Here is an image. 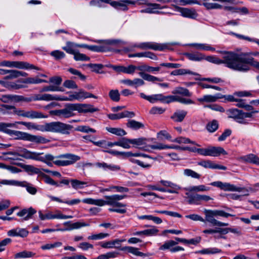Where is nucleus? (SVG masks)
<instances>
[{
	"label": "nucleus",
	"instance_id": "f257e3e1",
	"mask_svg": "<svg viewBox=\"0 0 259 259\" xmlns=\"http://www.w3.org/2000/svg\"><path fill=\"white\" fill-rule=\"evenodd\" d=\"M223 55L222 59L213 56L205 57L204 60L217 65L224 64L225 66L235 71H239L241 54L231 51H218Z\"/></svg>",
	"mask_w": 259,
	"mask_h": 259
},
{
	"label": "nucleus",
	"instance_id": "f03ea898",
	"mask_svg": "<svg viewBox=\"0 0 259 259\" xmlns=\"http://www.w3.org/2000/svg\"><path fill=\"white\" fill-rule=\"evenodd\" d=\"M7 154L14 155V157H7V155L3 157V159L5 160L8 159H16L18 156H21L23 158L27 159H33L42 161L46 163L49 166H52L53 163L51 161H55L56 158L50 154H46L44 156H41V153L32 152L24 148H19L15 152H10Z\"/></svg>",
	"mask_w": 259,
	"mask_h": 259
},
{
	"label": "nucleus",
	"instance_id": "7ed1b4c3",
	"mask_svg": "<svg viewBox=\"0 0 259 259\" xmlns=\"http://www.w3.org/2000/svg\"><path fill=\"white\" fill-rule=\"evenodd\" d=\"M9 135L13 137L15 139L28 141L36 144H46L50 141L40 136H35L19 131L11 130Z\"/></svg>",
	"mask_w": 259,
	"mask_h": 259
},
{
	"label": "nucleus",
	"instance_id": "20e7f679",
	"mask_svg": "<svg viewBox=\"0 0 259 259\" xmlns=\"http://www.w3.org/2000/svg\"><path fill=\"white\" fill-rule=\"evenodd\" d=\"M73 126L60 121H55L46 123L42 126V132H50L53 133H60L63 134H69V131Z\"/></svg>",
	"mask_w": 259,
	"mask_h": 259
},
{
	"label": "nucleus",
	"instance_id": "39448f33",
	"mask_svg": "<svg viewBox=\"0 0 259 259\" xmlns=\"http://www.w3.org/2000/svg\"><path fill=\"white\" fill-rule=\"evenodd\" d=\"M54 163L59 166H66L74 164L80 159L78 155L70 153L60 154L56 157Z\"/></svg>",
	"mask_w": 259,
	"mask_h": 259
},
{
	"label": "nucleus",
	"instance_id": "423d86ee",
	"mask_svg": "<svg viewBox=\"0 0 259 259\" xmlns=\"http://www.w3.org/2000/svg\"><path fill=\"white\" fill-rule=\"evenodd\" d=\"M250 66L259 69V62L255 61L247 53L241 54L239 71L248 72L250 70Z\"/></svg>",
	"mask_w": 259,
	"mask_h": 259
},
{
	"label": "nucleus",
	"instance_id": "0eeeda50",
	"mask_svg": "<svg viewBox=\"0 0 259 259\" xmlns=\"http://www.w3.org/2000/svg\"><path fill=\"white\" fill-rule=\"evenodd\" d=\"M191 151L197 152L203 156H218L221 154L226 155V151L221 147H211L208 148H191Z\"/></svg>",
	"mask_w": 259,
	"mask_h": 259
},
{
	"label": "nucleus",
	"instance_id": "6e6552de",
	"mask_svg": "<svg viewBox=\"0 0 259 259\" xmlns=\"http://www.w3.org/2000/svg\"><path fill=\"white\" fill-rule=\"evenodd\" d=\"M75 111L74 104H67L63 109L50 111L49 113L52 115L57 116L60 118H68L74 116L75 114L73 112Z\"/></svg>",
	"mask_w": 259,
	"mask_h": 259
},
{
	"label": "nucleus",
	"instance_id": "1a4fd4ad",
	"mask_svg": "<svg viewBox=\"0 0 259 259\" xmlns=\"http://www.w3.org/2000/svg\"><path fill=\"white\" fill-rule=\"evenodd\" d=\"M0 66L15 67L21 69H36L39 70L37 67L24 61H4L0 62Z\"/></svg>",
	"mask_w": 259,
	"mask_h": 259
},
{
	"label": "nucleus",
	"instance_id": "9d476101",
	"mask_svg": "<svg viewBox=\"0 0 259 259\" xmlns=\"http://www.w3.org/2000/svg\"><path fill=\"white\" fill-rule=\"evenodd\" d=\"M126 195H120L114 194L109 196H105V200L102 199V206L105 205H108L117 207H124L125 205L120 203L119 201L125 198Z\"/></svg>",
	"mask_w": 259,
	"mask_h": 259
},
{
	"label": "nucleus",
	"instance_id": "9b49d317",
	"mask_svg": "<svg viewBox=\"0 0 259 259\" xmlns=\"http://www.w3.org/2000/svg\"><path fill=\"white\" fill-rule=\"evenodd\" d=\"M210 185L211 186L218 187L221 189L226 191L241 192L243 190H244L247 192H248V190L245 189L244 187H238L228 183H223L220 181H216L212 182Z\"/></svg>",
	"mask_w": 259,
	"mask_h": 259
},
{
	"label": "nucleus",
	"instance_id": "f8f14e48",
	"mask_svg": "<svg viewBox=\"0 0 259 259\" xmlns=\"http://www.w3.org/2000/svg\"><path fill=\"white\" fill-rule=\"evenodd\" d=\"M144 66H139L137 67V69L141 71L139 73L140 75L144 79H146V73L144 72ZM114 68L119 72H121L127 74H132L135 72L137 67L134 65H131L128 66L127 67H124L122 66H115L114 67Z\"/></svg>",
	"mask_w": 259,
	"mask_h": 259
},
{
	"label": "nucleus",
	"instance_id": "ddd939ff",
	"mask_svg": "<svg viewBox=\"0 0 259 259\" xmlns=\"http://www.w3.org/2000/svg\"><path fill=\"white\" fill-rule=\"evenodd\" d=\"M205 214V222L210 223L213 226H218L219 227H225L228 226V223H223L214 219L216 217L214 210L205 209L203 211Z\"/></svg>",
	"mask_w": 259,
	"mask_h": 259
},
{
	"label": "nucleus",
	"instance_id": "4468645a",
	"mask_svg": "<svg viewBox=\"0 0 259 259\" xmlns=\"http://www.w3.org/2000/svg\"><path fill=\"white\" fill-rule=\"evenodd\" d=\"M18 116L29 119L46 118L48 115H44L42 112L34 110H24L20 109Z\"/></svg>",
	"mask_w": 259,
	"mask_h": 259
},
{
	"label": "nucleus",
	"instance_id": "2eb2a0df",
	"mask_svg": "<svg viewBox=\"0 0 259 259\" xmlns=\"http://www.w3.org/2000/svg\"><path fill=\"white\" fill-rule=\"evenodd\" d=\"M75 111H77L80 113H93L99 111L98 108L88 104L74 103Z\"/></svg>",
	"mask_w": 259,
	"mask_h": 259
},
{
	"label": "nucleus",
	"instance_id": "dca6fc26",
	"mask_svg": "<svg viewBox=\"0 0 259 259\" xmlns=\"http://www.w3.org/2000/svg\"><path fill=\"white\" fill-rule=\"evenodd\" d=\"M149 148L152 149L163 150L166 149H174L181 150H189L191 151V148L189 147H181L177 145H170L168 146L162 143H157L156 145H147V151H148Z\"/></svg>",
	"mask_w": 259,
	"mask_h": 259
},
{
	"label": "nucleus",
	"instance_id": "f3484780",
	"mask_svg": "<svg viewBox=\"0 0 259 259\" xmlns=\"http://www.w3.org/2000/svg\"><path fill=\"white\" fill-rule=\"evenodd\" d=\"M147 100L151 103L160 102L163 103L169 104L170 103V95L165 96L162 94H158L147 96Z\"/></svg>",
	"mask_w": 259,
	"mask_h": 259
},
{
	"label": "nucleus",
	"instance_id": "a211bd4d",
	"mask_svg": "<svg viewBox=\"0 0 259 259\" xmlns=\"http://www.w3.org/2000/svg\"><path fill=\"white\" fill-rule=\"evenodd\" d=\"M173 45L174 44L170 43L159 44L155 42H147V49L154 51H164L169 50Z\"/></svg>",
	"mask_w": 259,
	"mask_h": 259
},
{
	"label": "nucleus",
	"instance_id": "6ab92c4d",
	"mask_svg": "<svg viewBox=\"0 0 259 259\" xmlns=\"http://www.w3.org/2000/svg\"><path fill=\"white\" fill-rule=\"evenodd\" d=\"M67 94H68V96L56 95V101H73L75 100H81L80 90L77 92H68Z\"/></svg>",
	"mask_w": 259,
	"mask_h": 259
},
{
	"label": "nucleus",
	"instance_id": "aec40b11",
	"mask_svg": "<svg viewBox=\"0 0 259 259\" xmlns=\"http://www.w3.org/2000/svg\"><path fill=\"white\" fill-rule=\"evenodd\" d=\"M64 225L67 226V228L64 229H59L58 230H60V231H70L74 229H78L83 227L89 226L90 224L84 222H80L72 223L71 222L69 221L64 223Z\"/></svg>",
	"mask_w": 259,
	"mask_h": 259
},
{
	"label": "nucleus",
	"instance_id": "412c9836",
	"mask_svg": "<svg viewBox=\"0 0 259 259\" xmlns=\"http://www.w3.org/2000/svg\"><path fill=\"white\" fill-rule=\"evenodd\" d=\"M197 164L205 168L219 169L222 170L227 169V167L226 166L216 164L213 161L209 160H201L198 162Z\"/></svg>",
	"mask_w": 259,
	"mask_h": 259
},
{
	"label": "nucleus",
	"instance_id": "4be33fe9",
	"mask_svg": "<svg viewBox=\"0 0 259 259\" xmlns=\"http://www.w3.org/2000/svg\"><path fill=\"white\" fill-rule=\"evenodd\" d=\"M176 9L177 12H180L181 15L184 17L194 19L197 16V14L194 9L180 7H176Z\"/></svg>",
	"mask_w": 259,
	"mask_h": 259
},
{
	"label": "nucleus",
	"instance_id": "5701e85b",
	"mask_svg": "<svg viewBox=\"0 0 259 259\" xmlns=\"http://www.w3.org/2000/svg\"><path fill=\"white\" fill-rule=\"evenodd\" d=\"M96 167L102 168L104 170H110L112 171H117L120 170L121 168L119 165L113 164H108L105 162H98L94 164Z\"/></svg>",
	"mask_w": 259,
	"mask_h": 259
},
{
	"label": "nucleus",
	"instance_id": "b1692460",
	"mask_svg": "<svg viewBox=\"0 0 259 259\" xmlns=\"http://www.w3.org/2000/svg\"><path fill=\"white\" fill-rule=\"evenodd\" d=\"M135 113L133 112L124 111L118 113H111L107 115L108 117L111 120H117L125 117H133L135 116Z\"/></svg>",
	"mask_w": 259,
	"mask_h": 259
},
{
	"label": "nucleus",
	"instance_id": "393cba45",
	"mask_svg": "<svg viewBox=\"0 0 259 259\" xmlns=\"http://www.w3.org/2000/svg\"><path fill=\"white\" fill-rule=\"evenodd\" d=\"M28 233L29 232L26 229L16 228V229L9 230L7 234L9 236H19L22 238H24L28 236Z\"/></svg>",
	"mask_w": 259,
	"mask_h": 259
},
{
	"label": "nucleus",
	"instance_id": "a878e982",
	"mask_svg": "<svg viewBox=\"0 0 259 259\" xmlns=\"http://www.w3.org/2000/svg\"><path fill=\"white\" fill-rule=\"evenodd\" d=\"M36 212L32 207L25 208L17 212V215L20 217H23V221H27L32 218V216Z\"/></svg>",
	"mask_w": 259,
	"mask_h": 259
},
{
	"label": "nucleus",
	"instance_id": "bb28decb",
	"mask_svg": "<svg viewBox=\"0 0 259 259\" xmlns=\"http://www.w3.org/2000/svg\"><path fill=\"white\" fill-rule=\"evenodd\" d=\"M210 0H197L198 5L204 6L207 10L211 9H221L223 6L219 4L210 3Z\"/></svg>",
	"mask_w": 259,
	"mask_h": 259
},
{
	"label": "nucleus",
	"instance_id": "cd10ccee",
	"mask_svg": "<svg viewBox=\"0 0 259 259\" xmlns=\"http://www.w3.org/2000/svg\"><path fill=\"white\" fill-rule=\"evenodd\" d=\"M174 102H178L186 105L193 104L195 103V102L190 99L185 98L177 95H170V103Z\"/></svg>",
	"mask_w": 259,
	"mask_h": 259
},
{
	"label": "nucleus",
	"instance_id": "c85d7f7f",
	"mask_svg": "<svg viewBox=\"0 0 259 259\" xmlns=\"http://www.w3.org/2000/svg\"><path fill=\"white\" fill-rule=\"evenodd\" d=\"M185 56L190 60L201 61L205 59V55L200 52L186 53Z\"/></svg>",
	"mask_w": 259,
	"mask_h": 259
},
{
	"label": "nucleus",
	"instance_id": "c756f323",
	"mask_svg": "<svg viewBox=\"0 0 259 259\" xmlns=\"http://www.w3.org/2000/svg\"><path fill=\"white\" fill-rule=\"evenodd\" d=\"M160 4L155 3H147V13L158 14L159 10L163 9Z\"/></svg>",
	"mask_w": 259,
	"mask_h": 259
},
{
	"label": "nucleus",
	"instance_id": "7c9ffc66",
	"mask_svg": "<svg viewBox=\"0 0 259 259\" xmlns=\"http://www.w3.org/2000/svg\"><path fill=\"white\" fill-rule=\"evenodd\" d=\"M77 48V44L71 41H67L66 46L62 47V49L66 53L73 55L78 50Z\"/></svg>",
	"mask_w": 259,
	"mask_h": 259
},
{
	"label": "nucleus",
	"instance_id": "2f4dec72",
	"mask_svg": "<svg viewBox=\"0 0 259 259\" xmlns=\"http://www.w3.org/2000/svg\"><path fill=\"white\" fill-rule=\"evenodd\" d=\"M187 114L185 110H179L176 111L171 116V118L175 122H182Z\"/></svg>",
	"mask_w": 259,
	"mask_h": 259
},
{
	"label": "nucleus",
	"instance_id": "473e14b6",
	"mask_svg": "<svg viewBox=\"0 0 259 259\" xmlns=\"http://www.w3.org/2000/svg\"><path fill=\"white\" fill-rule=\"evenodd\" d=\"M189 46L194 47L196 49L203 51H214L215 48L207 44L192 43L188 45Z\"/></svg>",
	"mask_w": 259,
	"mask_h": 259
},
{
	"label": "nucleus",
	"instance_id": "72a5a7b5",
	"mask_svg": "<svg viewBox=\"0 0 259 259\" xmlns=\"http://www.w3.org/2000/svg\"><path fill=\"white\" fill-rule=\"evenodd\" d=\"M219 99V97L215 95H204L201 98H199L197 99V101L203 104L204 103H212L214 102L217 101V100Z\"/></svg>",
	"mask_w": 259,
	"mask_h": 259
},
{
	"label": "nucleus",
	"instance_id": "f704fd0d",
	"mask_svg": "<svg viewBox=\"0 0 259 259\" xmlns=\"http://www.w3.org/2000/svg\"><path fill=\"white\" fill-rule=\"evenodd\" d=\"M33 101H52V100H56V95L49 94H44L42 95H36L35 97H33Z\"/></svg>",
	"mask_w": 259,
	"mask_h": 259
},
{
	"label": "nucleus",
	"instance_id": "c9c22d12",
	"mask_svg": "<svg viewBox=\"0 0 259 259\" xmlns=\"http://www.w3.org/2000/svg\"><path fill=\"white\" fill-rule=\"evenodd\" d=\"M172 94L174 95H181L183 96L190 97L192 96V93L189 92V91L186 88H184L182 87H177L175 88L172 91Z\"/></svg>",
	"mask_w": 259,
	"mask_h": 259
},
{
	"label": "nucleus",
	"instance_id": "e433bc0d",
	"mask_svg": "<svg viewBox=\"0 0 259 259\" xmlns=\"http://www.w3.org/2000/svg\"><path fill=\"white\" fill-rule=\"evenodd\" d=\"M19 124L23 125L26 126L28 130H35L42 131V126L38 125L31 122L18 121L16 122Z\"/></svg>",
	"mask_w": 259,
	"mask_h": 259
},
{
	"label": "nucleus",
	"instance_id": "4c0bfd02",
	"mask_svg": "<svg viewBox=\"0 0 259 259\" xmlns=\"http://www.w3.org/2000/svg\"><path fill=\"white\" fill-rule=\"evenodd\" d=\"M121 251L131 253L136 256H142L144 255V253L139 251L137 248L132 246H124L120 249Z\"/></svg>",
	"mask_w": 259,
	"mask_h": 259
},
{
	"label": "nucleus",
	"instance_id": "58836bf2",
	"mask_svg": "<svg viewBox=\"0 0 259 259\" xmlns=\"http://www.w3.org/2000/svg\"><path fill=\"white\" fill-rule=\"evenodd\" d=\"M38 214L39 219L42 221L55 219H58V212H57L56 214H54L51 211L47 212L46 213L44 214L42 211L40 210L38 211Z\"/></svg>",
	"mask_w": 259,
	"mask_h": 259
},
{
	"label": "nucleus",
	"instance_id": "ea45409f",
	"mask_svg": "<svg viewBox=\"0 0 259 259\" xmlns=\"http://www.w3.org/2000/svg\"><path fill=\"white\" fill-rule=\"evenodd\" d=\"M35 255V253L23 250L21 252H18L14 255L15 258H26L33 257Z\"/></svg>",
	"mask_w": 259,
	"mask_h": 259
},
{
	"label": "nucleus",
	"instance_id": "a19ab883",
	"mask_svg": "<svg viewBox=\"0 0 259 259\" xmlns=\"http://www.w3.org/2000/svg\"><path fill=\"white\" fill-rule=\"evenodd\" d=\"M126 125L127 127L134 130H137L141 128L144 127V124L143 123L135 120H129Z\"/></svg>",
	"mask_w": 259,
	"mask_h": 259
},
{
	"label": "nucleus",
	"instance_id": "79ce46f5",
	"mask_svg": "<svg viewBox=\"0 0 259 259\" xmlns=\"http://www.w3.org/2000/svg\"><path fill=\"white\" fill-rule=\"evenodd\" d=\"M106 131L118 136H123L126 135V132L121 128L106 127Z\"/></svg>",
	"mask_w": 259,
	"mask_h": 259
},
{
	"label": "nucleus",
	"instance_id": "37998d69",
	"mask_svg": "<svg viewBox=\"0 0 259 259\" xmlns=\"http://www.w3.org/2000/svg\"><path fill=\"white\" fill-rule=\"evenodd\" d=\"M241 159L248 163H254L259 162V158L253 154H250L241 157Z\"/></svg>",
	"mask_w": 259,
	"mask_h": 259
},
{
	"label": "nucleus",
	"instance_id": "c03bdc74",
	"mask_svg": "<svg viewBox=\"0 0 259 259\" xmlns=\"http://www.w3.org/2000/svg\"><path fill=\"white\" fill-rule=\"evenodd\" d=\"M21 185H17L18 186H22L25 187L27 192L32 195H34L37 192V189L31 184L26 183V182H19Z\"/></svg>",
	"mask_w": 259,
	"mask_h": 259
},
{
	"label": "nucleus",
	"instance_id": "a18cd8bd",
	"mask_svg": "<svg viewBox=\"0 0 259 259\" xmlns=\"http://www.w3.org/2000/svg\"><path fill=\"white\" fill-rule=\"evenodd\" d=\"M221 250L216 248H205L199 251H197L196 252V253H200L202 254H215L221 252Z\"/></svg>",
	"mask_w": 259,
	"mask_h": 259
},
{
	"label": "nucleus",
	"instance_id": "49530a36",
	"mask_svg": "<svg viewBox=\"0 0 259 259\" xmlns=\"http://www.w3.org/2000/svg\"><path fill=\"white\" fill-rule=\"evenodd\" d=\"M171 142L177 143H179V144H182V143L188 144V143H191V144H194V145H197L198 146H199V145L196 144V143L195 142L191 141L189 138H185V137H178L177 138H175L174 139H172V140H171Z\"/></svg>",
	"mask_w": 259,
	"mask_h": 259
},
{
	"label": "nucleus",
	"instance_id": "de8ad7c7",
	"mask_svg": "<svg viewBox=\"0 0 259 259\" xmlns=\"http://www.w3.org/2000/svg\"><path fill=\"white\" fill-rule=\"evenodd\" d=\"M73 58L76 61H88L90 60V58L84 54L79 53L77 50L73 55Z\"/></svg>",
	"mask_w": 259,
	"mask_h": 259
},
{
	"label": "nucleus",
	"instance_id": "09e8293b",
	"mask_svg": "<svg viewBox=\"0 0 259 259\" xmlns=\"http://www.w3.org/2000/svg\"><path fill=\"white\" fill-rule=\"evenodd\" d=\"M111 6L120 10L125 11L128 9L127 5L122 0L120 1H113L111 3Z\"/></svg>",
	"mask_w": 259,
	"mask_h": 259
},
{
	"label": "nucleus",
	"instance_id": "8fccbe9b",
	"mask_svg": "<svg viewBox=\"0 0 259 259\" xmlns=\"http://www.w3.org/2000/svg\"><path fill=\"white\" fill-rule=\"evenodd\" d=\"M206 127L209 132L213 133L218 129L219 123L217 120H213L207 124Z\"/></svg>",
	"mask_w": 259,
	"mask_h": 259
},
{
	"label": "nucleus",
	"instance_id": "3c124183",
	"mask_svg": "<svg viewBox=\"0 0 259 259\" xmlns=\"http://www.w3.org/2000/svg\"><path fill=\"white\" fill-rule=\"evenodd\" d=\"M62 245L61 242H55L53 243H47L41 246L40 248L42 250H51L55 248L59 247Z\"/></svg>",
	"mask_w": 259,
	"mask_h": 259
},
{
	"label": "nucleus",
	"instance_id": "603ef678",
	"mask_svg": "<svg viewBox=\"0 0 259 259\" xmlns=\"http://www.w3.org/2000/svg\"><path fill=\"white\" fill-rule=\"evenodd\" d=\"M188 202L190 204H200L199 194H189L188 196Z\"/></svg>",
	"mask_w": 259,
	"mask_h": 259
},
{
	"label": "nucleus",
	"instance_id": "864d4df0",
	"mask_svg": "<svg viewBox=\"0 0 259 259\" xmlns=\"http://www.w3.org/2000/svg\"><path fill=\"white\" fill-rule=\"evenodd\" d=\"M23 168L26 172H28L30 175L39 174L41 172L39 168L31 165H25L23 166Z\"/></svg>",
	"mask_w": 259,
	"mask_h": 259
},
{
	"label": "nucleus",
	"instance_id": "5fc2aeb1",
	"mask_svg": "<svg viewBox=\"0 0 259 259\" xmlns=\"http://www.w3.org/2000/svg\"><path fill=\"white\" fill-rule=\"evenodd\" d=\"M72 187L75 189H82L84 185L87 184V182L80 181L76 179H72L70 180Z\"/></svg>",
	"mask_w": 259,
	"mask_h": 259
},
{
	"label": "nucleus",
	"instance_id": "6e6d98bb",
	"mask_svg": "<svg viewBox=\"0 0 259 259\" xmlns=\"http://www.w3.org/2000/svg\"><path fill=\"white\" fill-rule=\"evenodd\" d=\"M22 82L23 83L26 84H37L41 82H46V81L37 77H28L27 78L24 79Z\"/></svg>",
	"mask_w": 259,
	"mask_h": 259
},
{
	"label": "nucleus",
	"instance_id": "4d7b16f0",
	"mask_svg": "<svg viewBox=\"0 0 259 259\" xmlns=\"http://www.w3.org/2000/svg\"><path fill=\"white\" fill-rule=\"evenodd\" d=\"M177 244L178 242L175 241L174 240H169L165 242L164 244L159 247V249L161 250L169 249L170 250V249Z\"/></svg>",
	"mask_w": 259,
	"mask_h": 259
},
{
	"label": "nucleus",
	"instance_id": "13d9d810",
	"mask_svg": "<svg viewBox=\"0 0 259 259\" xmlns=\"http://www.w3.org/2000/svg\"><path fill=\"white\" fill-rule=\"evenodd\" d=\"M82 201L87 204L95 205L99 206H102V199H94L93 198H85L83 199Z\"/></svg>",
	"mask_w": 259,
	"mask_h": 259
},
{
	"label": "nucleus",
	"instance_id": "bf43d9fd",
	"mask_svg": "<svg viewBox=\"0 0 259 259\" xmlns=\"http://www.w3.org/2000/svg\"><path fill=\"white\" fill-rule=\"evenodd\" d=\"M109 236L108 233H100L97 234H93L91 236H88V239L89 240H101Z\"/></svg>",
	"mask_w": 259,
	"mask_h": 259
},
{
	"label": "nucleus",
	"instance_id": "052dcab7",
	"mask_svg": "<svg viewBox=\"0 0 259 259\" xmlns=\"http://www.w3.org/2000/svg\"><path fill=\"white\" fill-rule=\"evenodd\" d=\"M120 155L122 156L123 157H146V154L141 153H132V152H120Z\"/></svg>",
	"mask_w": 259,
	"mask_h": 259
},
{
	"label": "nucleus",
	"instance_id": "680f3d73",
	"mask_svg": "<svg viewBox=\"0 0 259 259\" xmlns=\"http://www.w3.org/2000/svg\"><path fill=\"white\" fill-rule=\"evenodd\" d=\"M15 123H6L4 122H0V132H3L9 135L10 129L8 128L9 127H14Z\"/></svg>",
	"mask_w": 259,
	"mask_h": 259
},
{
	"label": "nucleus",
	"instance_id": "e2e57ef3",
	"mask_svg": "<svg viewBox=\"0 0 259 259\" xmlns=\"http://www.w3.org/2000/svg\"><path fill=\"white\" fill-rule=\"evenodd\" d=\"M109 96L113 101L118 102L120 100V94L117 90H111L109 93Z\"/></svg>",
	"mask_w": 259,
	"mask_h": 259
},
{
	"label": "nucleus",
	"instance_id": "0e129e2a",
	"mask_svg": "<svg viewBox=\"0 0 259 259\" xmlns=\"http://www.w3.org/2000/svg\"><path fill=\"white\" fill-rule=\"evenodd\" d=\"M184 174L187 177H191L195 179H199L200 175L191 169H185L184 170Z\"/></svg>",
	"mask_w": 259,
	"mask_h": 259
},
{
	"label": "nucleus",
	"instance_id": "69168bd1",
	"mask_svg": "<svg viewBox=\"0 0 259 259\" xmlns=\"http://www.w3.org/2000/svg\"><path fill=\"white\" fill-rule=\"evenodd\" d=\"M189 190L191 192H202L208 191L209 190V188L203 185H201L197 186L190 187Z\"/></svg>",
	"mask_w": 259,
	"mask_h": 259
},
{
	"label": "nucleus",
	"instance_id": "338daca9",
	"mask_svg": "<svg viewBox=\"0 0 259 259\" xmlns=\"http://www.w3.org/2000/svg\"><path fill=\"white\" fill-rule=\"evenodd\" d=\"M17 185H21L19 181L15 180H0V186L3 185L17 186Z\"/></svg>",
	"mask_w": 259,
	"mask_h": 259
},
{
	"label": "nucleus",
	"instance_id": "774afa93",
	"mask_svg": "<svg viewBox=\"0 0 259 259\" xmlns=\"http://www.w3.org/2000/svg\"><path fill=\"white\" fill-rule=\"evenodd\" d=\"M50 55L57 60L65 58V54L63 52L55 50L51 52Z\"/></svg>",
	"mask_w": 259,
	"mask_h": 259
}]
</instances>
